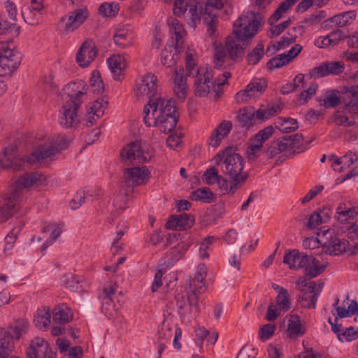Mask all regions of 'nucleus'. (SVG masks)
<instances>
[{"mask_svg": "<svg viewBox=\"0 0 358 358\" xmlns=\"http://www.w3.org/2000/svg\"><path fill=\"white\" fill-rule=\"evenodd\" d=\"M157 76L152 73L144 75L136 83L134 93L138 99H149L143 108L144 123L167 134L174 129L178 115L174 101L157 94Z\"/></svg>", "mask_w": 358, "mask_h": 358, "instance_id": "f257e3e1", "label": "nucleus"}, {"mask_svg": "<svg viewBox=\"0 0 358 358\" xmlns=\"http://www.w3.org/2000/svg\"><path fill=\"white\" fill-rule=\"evenodd\" d=\"M261 18L254 11L243 13L234 22L231 35L226 38L224 43L214 44V63L217 69L225 66L228 59L239 61L243 55L241 42L253 38L261 26Z\"/></svg>", "mask_w": 358, "mask_h": 358, "instance_id": "f03ea898", "label": "nucleus"}, {"mask_svg": "<svg viewBox=\"0 0 358 358\" xmlns=\"http://www.w3.org/2000/svg\"><path fill=\"white\" fill-rule=\"evenodd\" d=\"M69 141L66 136H58L53 141H49L39 145L27 156L17 155L16 147L10 145L0 155V167L3 169L19 171L33 165L51 161L61 150L67 148Z\"/></svg>", "mask_w": 358, "mask_h": 358, "instance_id": "7ed1b4c3", "label": "nucleus"}, {"mask_svg": "<svg viewBox=\"0 0 358 358\" xmlns=\"http://www.w3.org/2000/svg\"><path fill=\"white\" fill-rule=\"evenodd\" d=\"M214 161L217 165L222 162V171L227 178V180H222L221 182V189L229 194H234L248 177V173L243 171L245 166L243 158L231 148H227L217 153L214 157Z\"/></svg>", "mask_w": 358, "mask_h": 358, "instance_id": "20e7f679", "label": "nucleus"}, {"mask_svg": "<svg viewBox=\"0 0 358 358\" xmlns=\"http://www.w3.org/2000/svg\"><path fill=\"white\" fill-rule=\"evenodd\" d=\"M207 268L204 264H200L192 279L189 280L185 292L176 296V306L180 315L184 317L195 316L199 312V295L204 292L206 286L205 279Z\"/></svg>", "mask_w": 358, "mask_h": 358, "instance_id": "39448f33", "label": "nucleus"}, {"mask_svg": "<svg viewBox=\"0 0 358 358\" xmlns=\"http://www.w3.org/2000/svg\"><path fill=\"white\" fill-rule=\"evenodd\" d=\"M185 67L187 75L194 78L195 94L199 96H207L214 85H224L231 77V73L225 71L213 80L212 68L208 66L197 67L195 54L190 51L186 54Z\"/></svg>", "mask_w": 358, "mask_h": 358, "instance_id": "423d86ee", "label": "nucleus"}, {"mask_svg": "<svg viewBox=\"0 0 358 358\" xmlns=\"http://www.w3.org/2000/svg\"><path fill=\"white\" fill-rule=\"evenodd\" d=\"M45 177L38 171L27 172L20 176L15 183V187L8 192L0 205V218L5 221L13 215L20 208L22 199L23 189L37 187L42 185Z\"/></svg>", "mask_w": 358, "mask_h": 358, "instance_id": "0eeeda50", "label": "nucleus"}, {"mask_svg": "<svg viewBox=\"0 0 358 358\" xmlns=\"http://www.w3.org/2000/svg\"><path fill=\"white\" fill-rule=\"evenodd\" d=\"M88 87L82 80H77L66 86L69 100L59 113V123L66 129L76 128L80 124L78 108L86 97Z\"/></svg>", "mask_w": 358, "mask_h": 358, "instance_id": "6e6552de", "label": "nucleus"}, {"mask_svg": "<svg viewBox=\"0 0 358 358\" xmlns=\"http://www.w3.org/2000/svg\"><path fill=\"white\" fill-rule=\"evenodd\" d=\"M228 1L229 0H201L199 1V21L203 17L207 26V33L211 37L215 35L217 29V11L223 8Z\"/></svg>", "mask_w": 358, "mask_h": 358, "instance_id": "1a4fd4ad", "label": "nucleus"}, {"mask_svg": "<svg viewBox=\"0 0 358 358\" xmlns=\"http://www.w3.org/2000/svg\"><path fill=\"white\" fill-rule=\"evenodd\" d=\"M297 285L301 292L299 298L301 306L308 309L315 308L317 299L324 285V282L307 281L301 278L297 280Z\"/></svg>", "mask_w": 358, "mask_h": 358, "instance_id": "9d476101", "label": "nucleus"}, {"mask_svg": "<svg viewBox=\"0 0 358 358\" xmlns=\"http://www.w3.org/2000/svg\"><path fill=\"white\" fill-rule=\"evenodd\" d=\"M21 62V55L12 43L0 41V76L10 75Z\"/></svg>", "mask_w": 358, "mask_h": 358, "instance_id": "9b49d317", "label": "nucleus"}, {"mask_svg": "<svg viewBox=\"0 0 358 358\" xmlns=\"http://www.w3.org/2000/svg\"><path fill=\"white\" fill-rule=\"evenodd\" d=\"M88 16L89 11L85 6L76 8L62 17L58 27L64 34H68L78 29Z\"/></svg>", "mask_w": 358, "mask_h": 358, "instance_id": "f8f14e48", "label": "nucleus"}, {"mask_svg": "<svg viewBox=\"0 0 358 358\" xmlns=\"http://www.w3.org/2000/svg\"><path fill=\"white\" fill-rule=\"evenodd\" d=\"M332 121L338 126L357 127L358 108L345 102V106L338 108L333 115Z\"/></svg>", "mask_w": 358, "mask_h": 358, "instance_id": "ddd939ff", "label": "nucleus"}, {"mask_svg": "<svg viewBox=\"0 0 358 358\" xmlns=\"http://www.w3.org/2000/svg\"><path fill=\"white\" fill-rule=\"evenodd\" d=\"M124 183L127 187H134L146 184L151 173L145 166L124 169L123 171Z\"/></svg>", "mask_w": 358, "mask_h": 358, "instance_id": "4468645a", "label": "nucleus"}, {"mask_svg": "<svg viewBox=\"0 0 358 358\" xmlns=\"http://www.w3.org/2000/svg\"><path fill=\"white\" fill-rule=\"evenodd\" d=\"M292 307L291 300L287 289H282L275 297V303H271L267 309L266 319L268 321H274L281 314L288 311Z\"/></svg>", "mask_w": 358, "mask_h": 358, "instance_id": "2eb2a0df", "label": "nucleus"}, {"mask_svg": "<svg viewBox=\"0 0 358 358\" xmlns=\"http://www.w3.org/2000/svg\"><path fill=\"white\" fill-rule=\"evenodd\" d=\"M120 155L124 160L136 163H145L151 158V155L145 152L141 143L138 141L132 142L124 147L122 150Z\"/></svg>", "mask_w": 358, "mask_h": 358, "instance_id": "dca6fc26", "label": "nucleus"}, {"mask_svg": "<svg viewBox=\"0 0 358 358\" xmlns=\"http://www.w3.org/2000/svg\"><path fill=\"white\" fill-rule=\"evenodd\" d=\"M27 358H56V353L49 346L45 339L34 338L27 350Z\"/></svg>", "mask_w": 358, "mask_h": 358, "instance_id": "f3484780", "label": "nucleus"}, {"mask_svg": "<svg viewBox=\"0 0 358 358\" xmlns=\"http://www.w3.org/2000/svg\"><path fill=\"white\" fill-rule=\"evenodd\" d=\"M97 55L95 43L92 40L84 41L76 55V62L83 67L88 66Z\"/></svg>", "mask_w": 358, "mask_h": 358, "instance_id": "a211bd4d", "label": "nucleus"}, {"mask_svg": "<svg viewBox=\"0 0 358 358\" xmlns=\"http://www.w3.org/2000/svg\"><path fill=\"white\" fill-rule=\"evenodd\" d=\"M117 285L116 282H110L105 285L99 299L102 302V312L105 315H111V310H115L113 297L117 292Z\"/></svg>", "mask_w": 358, "mask_h": 358, "instance_id": "6ab92c4d", "label": "nucleus"}, {"mask_svg": "<svg viewBox=\"0 0 358 358\" xmlns=\"http://www.w3.org/2000/svg\"><path fill=\"white\" fill-rule=\"evenodd\" d=\"M333 306L336 311L333 313V315H337L339 318L348 317L352 315L358 316V303L354 300H350L348 295L346 296L341 306H339V299L336 297Z\"/></svg>", "mask_w": 358, "mask_h": 358, "instance_id": "aec40b11", "label": "nucleus"}, {"mask_svg": "<svg viewBox=\"0 0 358 358\" xmlns=\"http://www.w3.org/2000/svg\"><path fill=\"white\" fill-rule=\"evenodd\" d=\"M173 91L178 99L184 101L187 94V78L182 68L176 69L173 78Z\"/></svg>", "mask_w": 358, "mask_h": 358, "instance_id": "412c9836", "label": "nucleus"}, {"mask_svg": "<svg viewBox=\"0 0 358 358\" xmlns=\"http://www.w3.org/2000/svg\"><path fill=\"white\" fill-rule=\"evenodd\" d=\"M308 256L298 250H292L285 253L283 263L287 264L290 269L304 268L306 266V262L308 261Z\"/></svg>", "mask_w": 358, "mask_h": 358, "instance_id": "4be33fe9", "label": "nucleus"}, {"mask_svg": "<svg viewBox=\"0 0 358 358\" xmlns=\"http://www.w3.org/2000/svg\"><path fill=\"white\" fill-rule=\"evenodd\" d=\"M358 215V209L348 206L345 203H341L336 210V218L341 224H350Z\"/></svg>", "mask_w": 358, "mask_h": 358, "instance_id": "5701e85b", "label": "nucleus"}, {"mask_svg": "<svg viewBox=\"0 0 358 358\" xmlns=\"http://www.w3.org/2000/svg\"><path fill=\"white\" fill-rule=\"evenodd\" d=\"M182 48L173 44H166L162 52L161 63L166 67H173L179 59V53Z\"/></svg>", "mask_w": 358, "mask_h": 358, "instance_id": "b1692460", "label": "nucleus"}, {"mask_svg": "<svg viewBox=\"0 0 358 358\" xmlns=\"http://www.w3.org/2000/svg\"><path fill=\"white\" fill-rule=\"evenodd\" d=\"M331 213L329 207L324 206L318 208L310 215L307 227L311 229H315L321 224L328 222L331 218Z\"/></svg>", "mask_w": 358, "mask_h": 358, "instance_id": "393cba45", "label": "nucleus"}, {"mask_svg": "<svg viewBox=\"0 0 358 358\" xmlns=\"http://www.w3.org/2000/svg\"><path fill=\"white\" fill-rule=\"evenodd\" d=\"M169 24L171 35L169 42L173 45L182 48L186 35V31L182 24L176 18L172 19Z\"/></svg>", "mask_w": 358, "mask_h": 358, "instance_id": "a878e982", "label": "nucleus"}, {"mask_svg": "<svg viewBox=\"0 0 358 358\" xmlns=\"http://www.w3.org/2000/svg\"><path fill=\"white\" fill-rule=\"evenodd\" d=\"M287 334L291 339H296L306 333V329L302 326L300 317L298 315H290L287 317Z\"/></svg>", "mask_w": 358, "mask_h": 358, "instance_id": "bb28decb", "label": "nucleus"}, {"mask_svg": "<svg viewBox=\"0 0 358 358\" xmlns=\"http://www.w3.org/2000/svg\"><path fill=\"white\" fill-rule=\"evenodd\" d=\"M231 129L232 123L230 121H222L213 131L210 136V145L213 147L218 146L221 141L229 134Z\"/></svg>", "mask_w": 358, "mask_h": 358, "instance_id": "cd10ccee", "label": "nucleus"}, {"mask_svg": "<svg viewBox=\"0 0 358 358\" xmlns=\"http://www.w3.org/2000/svg\"><path fill=\"white\" fill-rule=\"evenodd\" d=\"M107 63L114 79L120 80L122 72L127 66L124 58L120 55H115L107 59Z\"/></svg>", "mask_w": 358, "mask_h": 358, "instance_id": "c85d7f7f", "label": "nucleus"}, {"mask_svg": "<svg viewBox=\"0 0 358 358\" xmlns=\"http://www.w3.org/2000/svg\"><path fill=\"white\" fill-rule=\"evenodd\" d=\"M134 38L135 36L132 31L124 28L118 29L113 36L115 43L121 48H127L133 45Z\"/></svg>", "mask_w": 358, "mask_h": 358, "instance_id": "c756f323", "label": "nucleus"}, {"mask_svg": "<svg viewBox=\"0 0 358 358\" xmlns=\"http://www.w3.org/2000/svg\"><path fill=\"white\" fill-rule=\"evenodd\" d=\"M289 144V141L285 138L272 142L266 152V156L273 158L280 154L286 155L291 152Z\"/></svg>", "mask_w": 358, "mask_h": 358, "instance_id": "7c9ffc66", "label": "nucleus"}, {"mask_svg": "<svg viewBox=\"0 0 358 358\" xmlns=\"http://www.w3.org/2000/svg\"><path fill=\"white\" fill-rule=\"evenodd\" d=\"M356 18V12L350 10L342 12L328 19L330 26L342 27L352 24Z\"/></svg>", "mask_w": 358, "mask_h": 358, "instance_id": "2f4dec72", "label": "nucleus"}, {"mask_svg": "<svg viewBox=\"0 0 358 358\" xmlns=\"http://www.w3.org/2000/svg\"><path fill=\"white\" fill-rule=\"evenodd\" d=\"M236 120L239 126L242 128L249 129L256 123L254 116V108L246 107L240 110L239 114L236 117Z\"/></svg>", "mask_w": 358, "mask_h": 358, "instance_id": "473e14b6", "label": "nucleus"}, {"mask_svg": "<svg viewBox=\"0 0 358 358\" xmlns=\"http://www.w3.org/2000/svg\"><path fill=\"white\" fill-rule=\"evenodd\" d=\"M308 260L304 268L306 274L310 278H315L324 271L327 263H322L318 259L309 255L308 256Z\"/></svg>", "mask_w": 358, "mask_h": 358, "instance_id": "72a5a7b5", "label": "nucleus"}, {"mask_svg": "<svg viewBox=\"0 0 358 358\" xmlns=\"http://www.w3.org/2000/svg\"><path fill=\"white\" fill-rule=\"evenodd\" d=\"M51 314L48 307L38 308L34 317V323L37 328L45 331L50 324Z\"/></svg>", "mask_w": 358, "mask_h": 358, "instance_id": "f704fd0d", "label": "nucleus"}, {"mask_svg": "<svg viewBox=\"0 0 358 358\" xmlns=\"http://www.w3.org/2000/svg\"><path fill=\"white\" fill-rule=\"evenodd\" d=\"M52 315L54 322L60 324L68 323L73 317L71 310L65 305L55 308Z\"/></svg>", "mask_w": 358, "mask_h": 358, "instance_id": "c9c22d12", "label": "nucleus"}, {"mask_svg": "<svg viewBox=\"0 0 358 358\" xmlns=\"http://www.w3.org/2000/svg\"><path fill=\"white\" fill-rule=\"evenodd\" d=\"M6 335V329H0V358H8L14 348L13 341Z\"/></svg>", "mask_w": 358, "mask_h": 358, "instance_id": "e433bc0d", "label": "nucleus"}, {"mask_svg": "<svg viewBox=\"0 0 358 358\" xmlns=\"http://www.w3.org/2000/svg\"><path fill=\"white\" fill-rule=\"evenodd\" d=\"M275 127L282 133H290L299 128L296 120L291 117H278L275 122Z\"/></svg>", "mask_w": 358, "mask_h": 358, "instance_id": "4c0bfd02", "label": "nucleus"}, {"mask_svg": "<svg viewBox=\"0 0 358 358\" xmlns=\"http://www.w3.org/2000/svg\"><path fill=\"white\" fill-rule=\"evenodd\" d=\"M266 86L267 85L264 80L255 79L245 87V89L250 98L255 99L262 94Z\"/></svg>", "mask_w": 358, "mask_h": 358, "instance_id": "58836bf2", "label": "nucleus"}, {"mask_svg": "<svg viewBox=\"0 0 358 358\" xmlns=\"http://www.w3.org/2000/svg\"><path fill=\"white\" fill-rule=\"evenodd\" d=\"M320 101H322V106L326 108H336L341 103L338 90H329L326 92Z\"/></svg>", "mask_w": 358, "mask_h": 358, "instance_id": "ea45409f", "label": "nucleus"}, {"mask_svg": "<svg viewBox=\"0 0 358 358\" xmlns=\"http://www.w3.org/2000/svg\"><path fill=\"white\" fill-rule=\"evenodd\" d=\"M41 15V10H34L29 7L23 6L22 8V16L24 22L30 25H36L38 24Z\"/></svg>", "mask_w": 358, "mask_h": 358, "instance_id": "a19ab883", "label": "nucleus"}, {"mask_svg": "<svg viewBox=\"0 0 358 358\" xmlns=\"http://www.w3.org/2000/svg\"><path fill=\"white\" fill-rule=\"evenodd\" d=\"M203 181L208 185L218 184L221 188L222 180H227L222 176L218 174V171L215 167L208 169L202 176Z\"/></svg>", "mask_w": 358, "mask_h": 358, "instance_id": "79ce46f5", "label": "nucleus"}, {"mask_svg": "<svg viewBox=\"0 0 358 358\" xmlns=\"http://www.w3.org/2000/svg\"><path fill=\"white\" fill-rule=\"evenodd\" d=\"M27 328V322L24 320H18L9 327L8 330H6V335L10 337V340L13 338L19 339L22 334Z\"/></svg>", "mask_w": 358, "mask_h": 358, "instance_id": "37998d69", "label": "nucleus"}, {"mask_svg": "<svg viewBox=\"0 0 358 358\" xmlns=\"http://www.w3.org/2000/svg\"><path fill=\"white\" fill-rule=\"evenodd\" d=\"M348 246V241L336 238L331 241L327 250L330 255H339L346 251Z\"/></svg>", "mask_w": 358, "mask_h": 358, "instance_id": "c03bdc74", "label": "nucleus"}, {"mask_svg": "<svg viewBox=\"0 0 358 358\" xmlns=\"http://www.w3.org/2000/svg\"><path fill=\"white\" fill-rule=\"evenodd\" d=\"M190 198L195 201L210 203L213 199V194L208 188L201 187L193 191L191 193Z\"/></svg>", "mask_w": 358, "mask_h": 358, "instance_id": "a18cd8bd", "label": "nucleus"}, {"mask_svg": "<svg viewBox=\"0 0 358 358\" xmlns=\"http://www.w3.org/2000/svg\"><path fill=\"white\" fill-rule=\"evenodd\" d=\"M189 244L185 242H180L169 252V259L172 263L178 262L182 258L186 251L189 249Z\"/></svg>", "mask_w": 358, "mask_h": 358, "instance_id": "49530a36", "label": "nucleus"}, {"mask_svg": "<svg viewBox=\"0 0 358 358\" xmlns=\"http://www.w3.org/2000/svg\"><path fill=\"white\" fill-rule=\"evenodd\" d=\"M264 54V45L261 43L250 52L247 56V61L250 65L257 64L261 59L263 57Z\"/></svg>", "mask_w": 358, "mask_h": 358, "instance_id": "de8ad7c7", "label": "nucleus"}, {"mask_svg": "<svg viewBox=\"0 0 358 358\" xmlns=\"http://www.w3.org/2000/svg\"><path fill=\"white\" fill-rule=\"evenodd\" d=\"M90 83L92 92L94 94H100L104 90V84L101 79L100 73L97 71H94L92 73Z\"/></svg>", "mask_w": 358, "mask_h": 358, "instance_id": "09e8293b", "label": "nucleus"}, {"mask_svg": "<svg viewBox=\"0 0 358 358\" xmlns=\"http://www.w3.org/2000/svg\"><path fill=\"white\" fill-rule=\"evenodd\" d=\"M345 94L344 102L352 104V107L357 106L358 108V85L347 87Z\"/></svg>", "mask_w": 358, "mask_h": 358, "instance_id": "8fccbe9b", "label": "nucleus"}, {"mask_svg": "<svg viewBox=\"0 0 358 358\" xmlns=\"http://www.w3.org/2000/svg\"><path fill=\"white\" fill-rule=\"evenodd\" d=\"M292 22L291 18L281 22L278 24H273L271 25V28L267 31V36L269 38H273L279 36L287 27H288Z\"/></svg>", "mask_w": 358, "mask_h": 358, "instance_id": "3c124183", "label": "nucleus"}, {"mask_svg": "<svg viewBox=\"0 0 358 358\" xmlns=\"http://www.w3.org/2000/svg\"><path fill=\"white\" fill-rule=\"evenodd\" d=\"M289 62H290L289 61L286 55L284 53H282L274 57H272L267 62V67L271 69H280L288 64Z\"/></svg>", "mask_w": 358, "mask_h": 358, "instance_id": "603ef678", "label": "nucleus"}, {"mask_svg": "<svg viewBox=\"0 0 358 358\" xmlns=\"http://www.w3.org/2000/svg\"><path fill=\"white\" fill-rule=\"evenodd\" d=\"M215 241L214 236L206 237L202 242L200 243L199 255L201 259H205L209 257L208 250L210 246L213 244Z\"/></svg>", "mask_w": 358, "mask_h": 358, "instance_id": "864d4df0", "label": "nucleus"}, {"mask_svg": "<svg viewBox=\"0 0 358 358\" xmlns=\"http://www.w3.org/2000/svg\"><path fill=\"white\" fill-rule=\"evenodd\" d=\"M300 27H292L289 29L278 41L282 48H285L290 44L294 43L296 39V29H301Z\"/></svg>", "mask_w": 358, "mask_h": 358, "instance_id": "5fc2aeb1", "label": "nucleus"}, {"mask_svg": "<svg viewBox=\"0 0 358 358\" xmlns=\"http://www.w3.org/2000/svg\"><path fill=\"white\" fill-rule=\"evenodd\" d=\"M273 132L274 129L273 127H266L264 129L260 130L255 136L254 141L257 142V143L261 144V145L263 146L264 143L273 135Z\"/></svg>", "mask_w": 358, "mask_h": 358, "instance_id": "6e6d98bb", "label": "nucleus"}, {"mask_svg": "<svg viewBox=\"0 0 358 358\" xmlns=\"http://www.w3.org/2000/svg\"><path fill=\"white\" fill-rule=\"evenodd\" d=\"M119 10L118 5L110 3H103L99 8V13L104 16L108 17L115 15Z\"/></svg>", "mask_w": 358, "mask_h": 358, "instance_id": "4d7b16f0", "label": "nucleus"}, {"mask_svg": "<svg viewBox=\"0 0 358 358\" xmlns=\"http://www.w3.org/2000/svg\"><path fill=\"white\" fill-rule=\"evenodd\" d=\"M275 113L276 110L274 107H271L264 109H258L257 110H254V116L255 117V121H264L274 115Z\"/></svg>", "mask_w": 358, "mask_h": 358, "instance_id": "13d9d810", "label": "nucleus"}, {"mask_svg": "<svg viewBox=\"0 0 358 358\" xmlns=\"http://www.w3.org/2000/svg\"><path fill=\"white\" fill-rule=\"evenodd\" d=\"M178 217L181 230L189 229L194 224V217L190 214L183 213L178 215Z\"/></svg>", "mask_w": 358, "mask_h": 358, "instance_id": "bf43d9fd", "label": "nucleus"}, {"mask_svg": "<svg viewBox=\"0 0 358 358\" xmlns=\"http://www.w3.org/2000/svg\"><path fill=\"white\" fill-rule=\"evenodd\" d=\"M3 8L8 17L12 20H17V15L18 13L17 8L14 1L12 0H7L3 3Z\"/></svg>", "mask_w": 358, "mask_h": 358, "instance_id": "052dcab7", "label": "nucleus"}, {"mask_svg": "<svg viewBox=\"0 0 358 358\" xmlns=\"http://www.w3.org/2000/svg\"><path fill=\"white\" fill-rule=\"evenodd\" d=\"M262 145L253 141L247 149L248 157L250 160H255L262 152Z\"/></svg>", "mask_w": 358, "mask_h": 358, "instance_id": "680f3d73", "label": "nucleus"}, {"mask_svg": "<svg viewBox=\"0 0 358 358\" xmlns=\"http://www.w3.org/2000/svg\"><path fill=\"white\" fill-rule=\"evenodd\" d=\"M318 88V85L315 83H313L310 85L308 89L302 91L299 95V101L306 103L308 99L315 94L316 91Z\"/></svg>", "mask_w": 358, "mask_h": 358, "instance_id": "e2e57ef3", "label": "nucleus"}, {"mask_svg": "<svg viewBox=\"0 0 358 358\" xmlns=\"http://www.w3.org/2000/svg\"><path fill=\"white\" fill-rule=\"evenodd\" d=\"M85 197V190L78 191L69 203L71 208L73 210L78 209L84 203Z\"/></svg>", "mask_w": 358, "mask_h": 358, "instance_id": "0e129e2a", "label": "nucleus"}, {"mask_svg": "<svg viewBox=\"0 0 358 358\" xmlns=\"http://www.w3.org/2000/svg\"><path fill=\"white\" fill-rule=\"evenodd\" d=\"M106 103L103 104L99 101H95L92 103V106L87 110L89 115H95L97 117H101L104 113V110L106 108Z\"/></svg>", "mask_w": 358, "mask_h": 358, "instance_id": "69168bd1", "label": "nucleus"}, {"mask_svg": "<svg viewBox=\"0 0 358 358\" xmlns=\"http://www.w3.org/2000/svg\"><path fill=\"white\" fill-rule=\"evenodd\" d=\"M257 355V351L255 348L245 345L241 349L236 358H255Z\"/></svg>", "mask_w": 358, "mask_h": 358, "instance_id": "338daca9", "label": "nucleus"}, {"mask_svg": "<svg viewBox=\"0 0 358 358\" xmlns=\"http://www.w3.org/2000/svg\"><path fill=\"white\" fill-rule=\"evenodd\" d=\"M358 337V331L355 330L353 327L347 328L341 335H338V339L342 341H352Z\"/></svg>", "mask_w": 358, "mask_h": 358, "instance_id": "774afa93", "label": "nucleus"}]
</instances>
